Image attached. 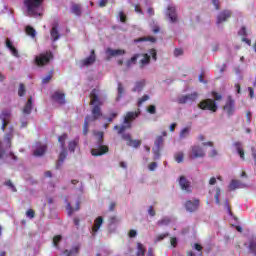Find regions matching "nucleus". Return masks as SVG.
Here are the masks:
<instances>
[{
    "instance_id": "33",
    "label": "nucleus",
    "mask_w": 256,
    "mask_h": 256,
    "mask_svg": "<svg viewBox=\"0 0 256 256\" xmlns=\"http://www.w3.org/2000/svg\"><path fill=\"white\" fill-rule=\"evenodd\" d=\"M25 32H26V35H28L32 39H35V37H37V32L35 31V28L31 26H26Z\"/></svg>"
},
{
    "instance_id": "15",
    "label": "nucleus",
    "mask_w": 256,
    "mask_h": 256,
    "mask_svg": "<svg viewBox=\"0 0 256 256\" xmlns=\"http://www.w3.org/2000/svg\"><path fill=\"white\" fill-rule=\"evenodd\" d=\"M231 15H232L231 10H224L220 12L216 21L217 25H221V23H225L227 19H231Z\"/></svg>"
},
{
    "instance_id": "17",
    "label": "nucleus",
    "mask_w": 256,
    "mask_h": 256,
    "mask_svg": "<svg viewBox=\"0 0 256 256\" xmlns=\"http://www.w3.org/2000/svg\"><path fill=\"white\" fill-rule=\"evenodd\" d=\"M15 128L13 126L9 127V132L4 135V141L6 143V148L11 149V141H13V133Z\"/></svg>"
},
{
    "instance_id": "1",
    "label": "nucleus",
    "mask_w": 256,
    "mask_h": 256,
    "mask_svg": "<svg viewBox=\"0 0 256 256\" xmlns=\"http://www.w3.org/2000/svg\"><path fill=\"white\" fill-rule=\"evenodd\" d=\"M90 105H93L92 116H86L84 120L82 131L83 135H87V133H89V123H91V121H97V119H99V117L103 115L101 113L103 101H101V98H99V92L97 91V89H93L90 92Z\"/></svg>"
},
{
    "instance_id": "25",
    "label": "nucleus",
    "mask_w": 256,
    "mask_h": 256,
    "mask_svg": "<svg viewBox=\"0 0 256 256\" xmlns=\"http://www.w3.org/2000/svg\"><path fill=\"white\" fill-rule=\"evenodd\" d=\"M101 225H103V218L101 216H98L94 220V225L92 227L93 235H95V233H97V231H99V229H101Z\"/></svg>"
},
{
    "instance_id": "2",
    "label": "nucleus",
    "mask_w": 256,
    "mask_h": 256,
    "mask_svg": "<svg viewBox=\"0 0 256 256\" xmlns=\"http://www.w3.org/2000/svg\"><path fill=\"white\" fill-rule=\"evenodd\" d=\"M131 127H133L132 123H123L121 126L115 125L114 131H117L118 135H122V139L126 141V145H128V147H134V149H137L141 147V140H133L131 134L125 133V131H127V129H131Z\"/></svg>"
},
{
    "instance_id": "48",
    "label": "nucleus",
    "mask_w": 256,
    "mask_h": 256,
    "mask_svg": "<svg viewBox=\"0 0 256 256\" xmlns=\"http://www.w3.org/2000/svg\"><path fill=\"white\" fill-rule=\"evenodd\" d=\"M147 112L150 113V115H155L157 113V107H155V105H150L147 108Z\"/></svg>"
},
{
    "instance_id": "29",
    "label": "nucleus",
    "mask_w": 256,
    "mask_h": 256,
    "mask_svg": "<svg viewBox=\"0 0 256 256\" xmlns=\"http://www.w3.org/2000/svg\"><path fill=\"white\" fill-rule=\"evenodd\" d=\"M79 146V138H76L74 140H71L69 143H68V150L71 152V153H75V149H77V147Z\"/></svg>"
},
{
    "instance_id": "4",
    "label": "nucleus",
    "mask_w": 256,
    "mask_h": 256,
    "mask_svg": "<svg viewBox=\"0 0 256 256\" xmlns=\"http://www.w3.org/2000/svg\"><path fill=\"white\" fill-rule=\"evenodd\" d=\"M58 141L61 145V149H64L58 157V161L56 163V169H61L65 159H67V150H65V141H67V134H62L59 136Z\"/></svg>"
},
{
    "instance_id": "30",
    "label": "nucleus",
    "mask_w": 256,
    "mask_h": 256,
    "mask_svg": "<svg viewBox=\"0 0 256 256\" xmlns=\"http://www.w3.org/2000/svg\"><path fill=\"white\" fill-rule=\"evenodd\" d=\"M144 41H150V43H155L157 41V38L153 36L140 37L135 39L134 43H143Z\"/></svg>"
},
{
    "instance_id": "52",
    "label": "nucleus",
    "mask_w": 256,
    "mask_h": 256,
    "mask_svg": "<svg viewBox=\"0 0 256 256\" xmlns=\"http://www.w3.org/2000/svg\"><path fill=\"white\" fill-rule=\"evenodd\" d=\"M26 216H27L29 219H34V218H35V210H33V209L27 210Z\"/></svg>"
},
{
    "instance_id": "20",
    "label": "nucleus",
    "mask_w": 256,
    "mask_h": 256,
    "mask_svg": "<svg viewBox=\"0 0 256 256\" xmlns=\"http://www.w3.org/2000/svg\"><path fill=\"white\" fill-rule=\"evenodd\" d=\"M57 27H59V24H56L50 30V36H51V40L53 41V43H55V41H59V39H61V34L59 33V29Z\"/></svg>"
},
{
    "instance_id": "32",
    "label": "nucleus",
    "mask_w": 256,
    "mask_h": 256,
    "mask_svg": "<svg viewBox=\"0 0 256 256\" xmlns=\"http://www.w3.org/2000/svg\"><path fill=\"white\" fill-rule=\"evenodd\" d=\"M230 191H235V189H241V182L239 180H232L228 186Z\"/></svg>"
},
{
    "instance_id": "12",
    "label": "nucleus",
    "mask_w": 256,
    "mask_h": 256,
    "mask_svg": "<svg viewBox=\"0 0 256 256\" xmlns=\"http://www.w3.org/2000/svg\"><path fill=\"white\" fill-rule=\"evenodd\" d=\"M223 110L227 113L228 117H231L235 113V100L233 97L228 96L226 104L223 107Z\"/></svg>"
},
{
    "instance_id": "42",
    "label": "nucleus",
    "mask_w": 256,
    "mask_h": 256,
    "mask_svg": "<svg viewBox=\"0 0 256 256\" xmlns=\"http://www.w3.org/2000/svg\"><path fill=\"white\" fill-rule=\"evenodd\" d=\"M169 237V233H163L156 237L154 243H159V241H163V239H167Z\"/></svg>"
},
{
    "instance_id": "6",
    "label": "nucleus",
    "mask_w": 256,
    "mask_h": 256,
    "mask_svg": "<svg viewBox=\"0 0 256 256\" xmlns=\"http://www.w3.org/2000/svg\"><path fill=\"white\" fill-rule=\"evenodd\" d=\"M43 0H24V5L27 7L28 15H39L37 9L41 7Z\"/></svg>"
},
{
    "instance_id": "24",
    "label": "nucleus",
    "mask_w": 256,
    "mask_h": 256,
    "mask_svg": "<svg viewBox=\"0 0 256 256\" xmlns=\"http://www.w3.org/2000/svg\"><path fill=\"white\" fill-rule=\"evenodd\" d=\"M31 111H33V97L28 98V101L23 108L24 115H31Z\"/></svg>"
},
{
    "instance_id": "47",
    "label": "nucleus",
    "mask_w": 256,
    "mask_h": 256,
    "mask_svg": "<svg viewBox=\"0 0 256 256\" xmlns=\"http://www.w3.org/2000/svg\"><path fill=\"white\" fill-rule=\"evenodd\" d=\"M145 101H149V95H144L143 97L139 98L138 107H141Z\"/></svg>"
},
{
    "instance_id": "14",
    "label": "nucleus",
    "mask_w": 256,
    "mask_h": 256,
    "mask_svg": "<svg viewBox=\"0 0 256 256\" xmlns=\"http://www.w3.org/2000/svg\"><path fill=\"white\" fill-rule=\"evenodd\" d=\"M205 157V151L200 146H192L191 159H200Z\"/></svg>"
},
{
    "instance_id": "53",
    "label": "nucleus",
    "mask_w": 256,
    "mask_h": 256,
    "mask_svg": "<svg viewBox=\"0 0 256 256\" xmlns=\"http://www.w3.org/2000/svg\"><path fill=\"white\" fill-rule=\"evenodd\" d=\"M212 96L214 97V101H221L223 99V96L215 91H212Z\"/></svg>"
},
{
    "instance_id": "3",
    "label": "nucleus",
    "mask_w": 256,
    "mask_h": 256,
    "mask_svg": "<svg viewBox=\"0 0 256 256\" xmlns=\"http://www.w3.org/2000/svg\"><path fill=\"white\" fill-rule=\"evenodd\" d=\"M94 135L96 137V147L91 149V155L93 157H101L109 153V146L103 144L104 133L94 132Z\"/></svg>"
},
{
    "instance_id": "16",
    "label": "nucleus",
    "mask_w": 256,
    "mask_h": 256,
    "mask_svg": "<svg viewBox=\"0 0 256 256\" xmlns=\"http://www.w3.org/2000/svg\"><path fill=\"white\" fill-rule=\"evenodd\" d=\"M95 61H97V56H95V50H91L90 56L83 59L81 61V63L83 65V67H89V65H93V63H95Z\"/></svg>"
},
{
    "instance_id": "21",
    "label": "nucleus",
    "mask_w": 256,
    "mask_h": 256,
    "mask_svg": "<svg viewBox=\"0 0 256 256\" xmlns=\"http://www.w3.org/2000/svg\"><path fill=\"white\" fill-rule=\"evenodd\" d=\"M47 152V145L39 144L33 152L34 157H43Z\"/></svg>"
},
{
    "instance_id": "49",
    "label": "nucleus",
    "mask_w": 256,
    "mask_h": 256,
    "mask_svg": "<svg viewBox=\"0 0 256 256\" xmlns=\"http://www.w3.org/2000/svg\"><path fill=\"white\" fill-rule=\"evenodd\" d=\"M4 185H6L7 187H10L13 193H17V188L15 187V185H13V182H11V180L6 181Z\"/></svg>"
},
{
    "instance_id": "38",
    "label": "nucleus",
    "mask_w": 256,
    "mask_h": 256,
    "mask_svg": "<svg viewBox=\"0 0 256 256\" xmlns=\"http://www.w3.org/2000/svg\"><path fill=\"white\" fill-rule=\"evenodd\" d=\"M80 205H81V203H80V202H77V204H76V208H75V209H73V206H71V204H69V203H68V205H67V209H68V213H69V215H73V211H79V209H80Z\"/></svg>"
},
{
    "instance_id": "37",
    "label": "nucleus",
    "mask_w": 256,
    "mask_h": 256,
    "mask_svg": "<svg viewBox=\"0 0 256 256\" xmlns=\"http://www.w3.org/2000/svg\"><path fill=\"white\" fill-rule=\"evenodd\" d=\"M164 141L165 140L163 139V136H157L154 142L155 148L161 149V147H163Z\"/></svg>"
},
{
    "instance_id": "56",
    "label": "nucleus",
    "mask_w": 256,
    "mask_h": 256,
    "mask_svg": "<svg viewBox=\"0 0 256 256\" xmlns=\"http://www.w3.org/2000/svg\"><path fill=\"white\" fill-rule=\"evenodd\" d=\"M169 223H171V220L169 218H164L158 221V225H169Z\"/></svg>"
},
{
    "instance_id": "26",
    "label": "nucleus",
    "mask_w": 256,
    "mask_h": 256,
    "mask_svg": "<svg viewBox=\"0 0 256 256\" xmlns=\"http://www.w3.org/2000/svg\"><path fill=\"white\" fill-rule=\"evenodd\" d=\"M234 147L236 148L240 159H242V161H245V150L243 149V145L241 144V142H235Z\"/></svg>"
},
{
    "instance_id": "9",
    "label": "nucleus",
    "mask_w": 256,
    "mask_h": 256,
    "mask_svg": "<svg viewBox=\"0 0 256 256\" xmlns=\"http://www.w3.org/2000/svg\"><path fill=\"white\" fill-rule=\"evenodd\" d=\"M178 183L182 191H185V193H193V186L191 185V181H189L187 177L183 175L180 176L178 179Z\"/></svg>"
},
{
    "instance_id": "57",
    "label": "nucleus",
    "mask_w": 256,
    "mask_h": 256,
    "mask_svg": "<svg viewBox=\"0 0 256 256\" xmlns=\"http://www.w3.org/2000/svg\"><path fill=\"white\" fill-rule=\"evenodd\" d=\"M9 51H11V54H12L14 57H19V51L17 50V48H15V46H13L12 48H10Z\"/></svg>"
},
{
    "instance_id": "40",
    "label": "nucleus",
    "mask_w": 256,
    "mask_h": 256,
    "mask_svg": "<svg viewBox=\"0 0 256 256\" xmlns=\"http://www.w3.org/2000/svg\"><path fill=\"white\" fill-rule=\"evenodd\" d=\"M154 161L161 159V148H153Z\"/></svg>"
},
{
    "instance_id": "41",
    "label": "nucleus",
    "mask_w": 256,
    "mask_h": 256,
    "mask_svg": "<svg viewBox=\"0 0 256 256\" xmlns=\"http://www.w3.org/2000/svg\"><path fill=\"white\" fill-rule=\"evenodd\" d=\"M184 154L183 152H178L174 155L176 163H183Z\"/></svg>"
},
{
    "instance_id": "60",
    "label": "nucleus",
    "mask_w": 256,
    "mask_h": 256,
    "mask_svg": "<svg viewBox=\"0 0 256 256\" xmlns=\"http://www.w3.org/2000/svg\"><path fill=\"white\" fill-rule=\"evenodd\" d=\"M117 117V112H112L110 117L107 118L108 123H113V119Z\"/></svg>"
},
{
    "instance_id": "44",
    "label": "nucleus",
    "mask_w": 256,
    "mask_h": 256,
    "mask_svg": "<svg viewBox=\"0 0 256 256\" xmlns=\"http://www.w3.org/2000/svg\"><path fill=\"white\" fill-rule=\"evenodd\" d=\"M61 239H62L61 235L54 236L53 238L54 247H59V243H61Z\"/></svg>"
},
{
    "instance_id": "28",
    "label": "nucleus",
    "mask_w": 256,
    "mask_h": 256,
    "mask_svg": "<svg viewBox=\"0 0 256 256\" xmlns=\"http://www.w3.org/2000/svg\"><path fill=\"white\" fill-rule=\"evenodd\" d=\"M79 249H81V246L77 245L72 247L71 250H64L63 255L65 256H71V255H79Z\"/></svg>"
},
{
    "instance_id": "43",
    "label": "nucleus",
    "mask_w": 256,
    "mask_h": 256,
    "mask_svg": "<svg viewBox=\"0 0 256 256\" xmlns=\"http://www.w3.org/2000/svg\"><path fill=\"white\" fill-rule=\"evenodd\" d=\"M145 87V80L136 83L134 91H141Z\"/></svg>"
},
{
    "instance_id": "34",
    "label": "nucleus",
    "mask_w": 256,
    "mask_h": 256,
    "mask_svg": "<svg viewBox=\"0 0 256 256\" xmlns=\"http://www.w3.org/2000/svg\"><path fill=\"white\" fill-rule=\"evenodd\" d=\"M146 251L145 246L141 242H138L136 256H145Z\"/></svg>"
},
{
    "instance_id": "61",
    "label": "nucleus",
    "mask_w": 256,
    "mask_h": 256,
    "mask_svg": "<svg viewBox=\"0 0 256 256\" xmlns=\"http://www.w3.org/2000/svg\"><path fill=\"white\" fill-rule=\"evenodd\" d=\"M148 169H149V171H155V169H157V162H151L148 165Z\"/></svg>"
},
{
    "instance_id": "62",
    "label": "nucleus",
    "mask_w": 256,
    "mask_h": 256,
    "mask_svg": "<svg viewBox=\"0 0 256 256\" xmlns=\"http://www.w3.org/2000/svg\"><path fill=\"white\" fill-rule=\"evenodd\" d=\"M251 117H253V114H251V111H248L246 113V123H248V125L251 123Z\"/></svg>"
},
{
    "instance_id": "19",
    "label": "nucleus",
    "mask_w": 256,
    "mask_h": 256,
    "mask_svg": "<svg viewBox=\"0 0 256 256\" xmlns=\"http://www.w3.org/2000/svg\"><path fill=\"white\" fill-rule=\"evenodd\" d=\"M166 15L170 18L171 23H177V10L174 6H168Z\"/></svg>"
},
{
    "instance_id": "7",
    "label": "nucleus",
    "mask_w": 256,
    "mask_h": 256,
    "mask_svg": "<svg viewBox=\"0 0 256 256\" xmlns=\"http://www.w3.org/2000/svg\"><path fill=\"white\" fill-rule=\"evenodd\" d=\"M53 59V53L52 52H46L43 54H40L39 56H36L35 62L38 67H43V65H47Z\"/></svg>"
},
{
    "instance_id": "64",
    "label": "nucleus",
    "mask_w": 256,
    "mask_h": 256,
    "mask_svg": "<svg viewBox=\"0 0 256 256\" xmlns=\"http://www.w3.org/2000/svg\"><path fill=\"white\" fill-rule=\"evenodd\" d=\"M170 243L173 247H177V239L175 237L170 238Z\"/></svg>"
},
{
    "instance_id": "63",
    "label": "nucleus",
    "mask_w": 256,
    "mask_h": 256,
    "mask_svg": "<svg viewBox=\"0 0 256 256\" xmlns=\"http://www.w3.org/2000/svg\"><path fill=\"white\" fill-rule=\"evenodd\" d=\"M130 239H133L135 237H137V230H130L129 233H128Z\"/></svg>"
},
{
    "instance_id": "18",
    "label": "nucleus",
    "mask_w": 256,
    "mask_h": 256,
    "mask_svg": "<svg viewBox=\"0 0 256 256\" xmlns=\"http://www.w3.org/2000/svg\"><path fill=\"white\" fill-rule=\"evenodd\" d=\"M53 101H56V103H59V105H65V93L61 91H56L52 95Z\"/></svg>"
},
{
    "instance_id": "46",
    "label": "nucleus",
    "mask_w": 256,
    "mask_h": 256,
    "mask_svg": "<svg viewBox=\"0 0 256 256\" xmlns=\"http://www.w3.org/2000/svg\"><path fill=\"white\" fill-rule=\"evenodd\" d=\"M123 93H125V89L123 88V84L118 83V98L121 99L123 97Z\"/></svg>"
},
{
    "instance_id": "8",
    "label": "nucleus",
    "mask_w": 256,
    "mask_h": 256,
    "mask_svg": "<svg viewBox=\"0 0 256 256\" xmlns=\"http://www.w3.org/2000/svg\"><path fill=\"white\" fill-rule=\"evenodd\" d=\"M198 98H199V93L193 92L191 94L179 96L177 99V102L179 103V105H185V103H189V102L194 103V101H197Z\"/></svg>"
},
{
    "instance_id": "22",
    "label": "nucleus",
    "mask_w": 256,
    "mask_h": 256,
    "mask_svg": "<svg viewBox=\"0 0 256 256\" xmlns=\"http://www.w3.org/2000/svg\"><path fill=\"white\" fill-rule=\"evenodd\" d=\"M125 53L126 52L123 49L113 50L112 48H107L106 50V55H108V57H117V56L125 55Z\"/></svg>"
},
{
    "instance_id": "50",
    "label": "nucleus",
    "mask_w": 256,
    "mask_h": 256,
    "mask_svg": "<svg viewBox=\"0 0 256 256\" xmlns=\"http://www.w3.org/2000/svg\"><path fill=\"white\" fill-rule=\"evenodd\" d=\"M189 135V128H183L180 132V138L185 139V137Z\"/></svg>"
},
{
    "instance_id": "23",
    "label": "nucleus",
    "mask_w": 256,
    "mask_h": 256,
    "mask_svg": "<svg viewBox=\"0 0 256 256\" xmlns=\"http://www.w3.org/2000/svg\"><path fill=\"white\" fill-rule=\"evenodd\" d=\"M194 249L198 251V254H195L193 251L189 250L186 252V256H203V246H201V244L195 243Z\"/></svg>"
},
{
    "instance_id": "27",
    "label": "nucleus",
    "mask_w": 256,
    "mask_h": 256,
    "mask_svg": "<svg viewBox=\"0 0 256 256\" xmlns=\"http://www.w3.org/2000/svg\"><path fill=\"white\" fill-rule=\"evenodd\" d=\"M143 59L140 60L139 65H140V69H144V67H146V65H149V63H151V56H149V54L145 53L142 54Z\"/></svg>"
},
{
    "instance_id": "51",
    "label": "nucleus",
    "mask_w": 256,
    "mask_h": 256,
    "mask_svg": "<svg viewBox=\"0 0 256 256\" xmlns=\"http://www.w3.org/2000/svg\"><path fill=\"white\" fill-rule=\"evenodd\" d=\"M149 54L151 55L153 61H157V50L155 48L150 49Z\"/></svg>"
},
{
    "instance_id": "58",
    "label": "nucleus",
    "mask_w": 256,
    "mask_h": 256,
    "mask_svg": "<svg viewBox=\"0 0 256 256\" xmlns=\"http://www.w3.org/2000/svg\"><path fill=\"white\" fill-rule=\"evenodd\" d=\"M220 195H221V190L218 189V190L216 191L215 196H214V199H215L217 205H219V203H221V200H219Z\"/></svg>"
},
{
    "instance_id": "45",
    "label": "nucleus",
    "mask_w": 256,
    "mask_h": 256,
    "mask_svg": "<svg viewBox=\"0 0 256 256\" xmlns=\"http://www.w3.org/2000/svg\"><path fill=\"white\" fill-rule=\"evenodd\" d=\"M26 93V90H25V85L24 84H20L19 85V89H18V95L19 97H23Z\"/></svg>"
},
{
    "instance_id": "5",
    "label": "nucleus",
    "mask_w": 256,
    "mask_h": 256,
    "mask_svg": "<svg viewBox=\"0 0 256 256\" xmlns=\"http://www.w3.org/2000/svg\"><path fill=\"white\" fill-rule=\"evenodd\" d=\"M198 107L202 111H211L212 113H217V109L219 107L217 106V103H215V100L211 98L204 99L199 102Z\"/></svg>"
},
{
    "instance_id": "36",
    "label": "nucleus",
    "mask_w": 256,
    "mask_h": 256,
    "mask_svg": "<svg viewBox=\"0 0 256 256\" xmlns=\"http://www.w3.org/2000/svg\"><path fill=\"white\" fill-rule=\"evenodd\" d=\"M249 253L256 256V241H250L248 244Z\"/></svg>"
},
{
    "instance_id": "55",
    "label": "nucleus",
    "mask_w": 256,
    "mask_h": 256,
    "mask_svg": "<svg viewBox=\"0 0 256 256\" xmlns=\"http://www.w3.org/2000/svg\"><path fill=\"white\" fill-rule=\"evenodd\" d=\"M119 17H120L121 23H127V15H125L123 11L119 12Z\"/></svg>"
},
{
    "instance_id": "13",
    "label": "nucleus",
    "mask_w": 256,
    "mask_h": 256,
    "mask_svg": "<svg viewBox=\"0 0 256 256\" xmlns=\"http://www.w3.org/2000/svg\"><path fill=\"white\" fill-rule=\"evenodd\" d=\"M141 115V110L127 112L124 116L123 123H133Z\"/></svg>"
},
{
    "instance_id": "59",
    "label": "nucleus",
    "mask_w": 256,
    "mask_h": 256,
    "mask_svg": "<svg viewBox=\"0 0 256 256\" xmlns=\"http://www.w3.org/2000/svg\"><path fill=\"white\" fill-rule=\"evenodd\" d=\"M180 55H183V49L181 48H176L174 50V57H180Z\"/></svg>"
},
{
    "instance_id": "54",
    "label": "nucleus",
    "mask_w": 256,
    "mask_h": 256,
    "mask_svg": "<svg viewBox=\"0 0 256 256\" xmlns=\"http://www.w3.org/2000/svg\"><path fill=\"white\" fill-rule=\"evenodd\" d=\"M238 35H240V37H247V28L243 26L238 32Z\"/></svg>"
},
{
    "instance_id": "39",
    "label": "nucleus",
    "mask_w": 256,
    "mask_h": 256,
    "mask_svg": "<svg viewBox=\"0 0 256 256\" xmlns=\"http://www.w3.org/2000/svg\"><path fill=\"white\" fill-rule=\"evenodd\" d=\"M51 79H53V70H51L48 73V75L42 79L43 85H47V83H49V81H51Z\"/></svg>"
},
{
    "instance_id": "31",
    "label": "nucleus",
    "mask_w": 256,
    "mask_h": 256,
    "mask_svg": "<svg viewBox=\"0 0 256 256\" xmlns=\"http://www.w3.org/2000/svg\"><path fill=\"white\" fill-rule=\"evenodd\" d=\"M141 54H134L131 59L126 61V67L127 69H130L132 65H135L137 63V60L140 58Z\"/></svg>"
},
{
    "instance_id": "11",
    "label": "nucleus",
    "mask_w": 256,
    "mask_h": 256,
    "mask_svg": "<svg viewBox=\"0 0 256 256\" xmlns=\"http://www.w3.org/2000/svg\"><path fill=\"white\" fill-rule=\"evenodd\" d=\"M10 119H11V110H2L0 114V121H2L1 131H5V129H7V125H9Z\"/></svg>"
},
{
    "instance_id": "35",
    "label": "nucleus",
    "mask_w": 256,
    "mask_h": 256,
    "mask_svg": "<svg viewBox=\"0 0 256 256\" xmlns=\"http://www.w3.org/2000/svg\"><path fill=\"white\" fill-rule=\"evenodd\" d=\"M71 11L74 15H77V17H81V5L73 4L71 7Z\"/></svg>"
},
{
    "instance_id": "10",
    "label": "nucleus",
    "mask_w": 256,
    "mask_h": 256,
    "mask_svg": "<svg viewBox=\"0 0 256 256\" xmlns=\"http://www.w3.org/2000/svg\"><path fill=\"white\" fill-rule=\"evenodd\" d=\"M200 204L201 201L198 198H194L193 200H186L184 207L189 213H195L199 209Z\"/></svg>"
}]
</instances>
